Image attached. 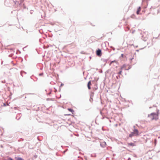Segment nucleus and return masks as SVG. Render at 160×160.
Here are the masks:
<instances>
[{
    "instance_id": "423d86ee",
    "label": "nucleus",
    "mask_w": 160,
    "mask_h": 160,
    "mask_svg": "<svg viewBox=\"0 0 160 160\" xmlns=\"http://www.w3.org/2000/svg\"><path fill=\"white\" fill-rule=\"evenodd\" d=\"M128 146L129 147L130 146L133 147V146H135V144L133 143H128Z\"/></svg>"
},
{
    "instance_id": "9b49d317",
    "label": "nucleus",
    "mask_w": 160,
    "mask_h": 160,
    "mask_svg": "<svg viewBox=\"0 0 160 160\" xmlns=\"http://www.w3.org/2000/svg\"><path fill=\"white\" fill-rule=\"evenodd\" d=\"M125 65L126 66L125 67H124V68H123V69H125V70H128V69H129V68H126L127 65Z\"/></svg>"
},
{
    "instance_id": "f8f14e48",
    "label": "nucleus",
    "mask_w": 160,
    "mask_h": 160,
    "mask_svg": "<svg viewBox=\"0 0 160 160\" xmlns=\"http://www.w3.org/2000/svg\"><path fill=\"white\" fill-rule=\"evenodd\" d=\"M115 62V61H112V62H111L110 64H112V62Z\"/></svg>"
},
{
    "instance_id": "ddd939ff",
    "label": "nucleus",
    "mask_w": 160,
    "mask_h": 160,
    "mask_svg": "<svg viewBox=\"0 0 160 160\" xmlns=\"http://www.w3.org/2000/svg\"><path fill=\"white\" fill-rule=\"evenodd\" d=\"M123 56H124V55H123V54H121V56H122V57H123Z\"/></svg>"
},
{
    "instance_id": "f257e3e1",
    "label": "nucleus",
    "mask_w": 160,
    "mask_h": 160,
    "mask_svg": "<svg viewBox=\"0 0 160 160\" xmlns=\"http://www.w3.org/2000/svg\"><path fill=\"white\" fill-rule=\"evenodd\" d=\"M149 119L151 120H152L154 119L157 120L158 119V113H152L149 115L148 116Z\"/></svg>"
},
{
    "instance_id": "1a4fd4ad",
    "label": "nucleus",
    "mask_w": 160,
    "mask_h": 160,
    "mask_svg": "<svg viewBox=\"0 0 160 160\" xmlns=\"http://www.w3.org/2000/svg\"><path fill=\"white\" fill-rule=\"evenodd\" d=\"M134 134L133 133V132H132L131 134H129V136L130 137H131Z\"/></svg>"
},
{
    "instance_id": "7ed1b4c3",
    "label": "nucleus",
    "mask_w": 160,
    "mask_h": 160,
    "mask_svg": "<svg viewBox=\"0 0 160 160\" xmlns=\"http://www.w3.org/2000/svg\"><path fill=\"white\" fill-rule=\"evenodd\" d=\"M96 54L98 56H101V50L99 49L96 51Z\"/></svg>"
},
{
    "instance_id": "0eeeda50",
    "label": "nucleus",
    "mask_w": 160,
    "mask_h": 160,
    "mask_svg": "<svg viewBox=\"0 0 160 160\" xmlns=\"http://www.w3.org/2000/svg\"><path fill=\"white\" fill-rule=\"evenodd\" d=\"M141 7H139L138 9V10L137 12V14H139V12L141 11Z\"/></svg>"
},
{
    "instance_id": "39448f33",
    "label": "nucleus",
    "mask_w": 160,
    "mask_h": 160,
    "mask_svg": "<svg viewBox=\"0 0 160 160\" xmlns=\"http://www.w3.org/2000/svg\"><path fill=\"white\" fill-rule=\"evenodd\" d=\"M91 85V81H89L88 82V88L89 89H91V87H90V86Z\"/></svg>"
},
{
    "instance_id": "6e6552de",
    "label": "nucleus",
    "mask_w": 160,
    "mask_h": 160,
    "mask_svg": "<svg viewBox=\"0 0 160 160\" xmlns=\"http://www.w3.org/2000/svg\"><path fill=\"white\" fill-rule=\"evenodd\" d=\"M68 110L69 111H70V112H72V114H74V113H74V111L73 110H72V109H70V108H68Z\"/></svg>"
},
{
    "instance_id": "20e7f679",
    "label": "nucleus",
    "mask_w": 160,
    "mask_h": 160,
    "mask_svg": "<svg viewBox=\"0 0 160 160\" xmlns=\"http://www.w3.org/2000/svg\"><path fill=\"white\" fill-rule=\"evenodd\" d=\"M138 131L137 129H135L134 131V132H133V133L134 134H135L137 135H138Z\"/></svg>"
},
{
    "instance_id": "9d476101",
    "label": "nucleus",
    "mask_w": 160,
    "mask_h": 160,
    "mask_svg": "<svg viewBox=\"0 0 160 160\" xmlns=\"http://www.w3.org/2000/svg\"><path fill=\"white\" fill-rule=\"evenodd\" d=\"M17 160H24L21 158H17Z\"/></svg>"
},
{
    "instance_id": "f03ea898",
    "label": "nucleus",
    "mask_w": 160,
    "mask_h": 160,
    "mask_svg": "<svg viewBox=\"0 0 160 160\" xmlns=\"http://www.w3.org/2000/svg\"><path fill=\"white\" fill-rule=\"evenodd\" d=\"M126 66L125 65H123L120 68V71L118 72V74L120 75H121L122 73V71L123 70V68L125 67Z\"/></svg>"
}]
</instances>
